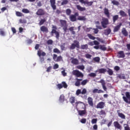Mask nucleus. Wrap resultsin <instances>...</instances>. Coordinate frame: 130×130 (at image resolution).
I'll return each instance as SVG.
<instances>
[{"label": "nucleus", "mask_w": 130, "mask_h": 130, "mask_svg": "<svg viewBox=\"0 0 130 130\" xmlns=\"http://www.w3.org/2000/svg\"><path fill=\"white\" fill-rule=\"evenodd\" d=\"M52 29L51 31V36L52 37L53 35H55V38L56 39H59V32L56 31L57 30V27L55 25H52Z\"/></svg>", "instance_id": "obj_1"}, {"label": "nucleus", "mask_w": 130, "mask_h": 130, "mask_svg": "<svg viewBox=\"0 0 130 130\" xmlns=\"http://www.w3.org/2000/svg\"><path fill=\"white\" fill-rule=\"evenodd\" d=\"M59 22L60 26L62 28L64 33H67V31L68 30V24L67 23L66 20L60 19Z\"/></svg>", "instance_id": "obj_2"}, {"label": "nucleus", "mask_w": 130, "mask_h": 130, "mask_svg": "<svg viewBox=\"0 0 130 130\" xmlns=\"http://www.w3.org/2000/svg\"><path fill=\"white\" fill-rule=\"evenodd\" d=\"M76 47H77V48H80V42L77 40H74V43L71 44L70 49L74 50Z\"/></svg>", "instance_id": "obj_3"}, {"label": "nucleus", "mask_w": 130, "mask_h": 130, "mask_svg": "<svg viewBox=\"0 0 130 130\" xmlns=\"http://www.w3.org/2000/svg\"><path fill=\"white\" fill-rule=\"evenodd\" d=\"M101 24L103 27L104 28H106L107 27V25L109 24V21L108 20V19L106 18H103Z\"/></svg>", "instance_id": "obj_4"}, {"label": "nucleus", "mask_w": 130, "mask_h": 130, "mask_svg": "<svg viewBox=\"0 0 130 130\" xmlns=\"http://www.w3.org/2000/svg\"><path fill=\"white\" fill-rule=\"evenodd\" d=\"M72 74L74 76H76L77 78H83L84 75L81 72H79L78 70H74L72 72Z\"/></svg>", "instance_id": "obj_5"}, {"label": "nucleus", "mask_w": 130, "mask_h": 130, "mask_svg": "<svg viewBox=\"0 0 130 130\" xmlns=\"http://www.w3.org/2000/svg\"><path fill=\"white\" fill-rule=\"evenodd\" d=\"M76 107H79L80 109H86V105L85 103L82 102H77L76 103Z\"/></svg>", "instance_id": "obj_6"}, {"label": "nucleus", "mask_w": 130, "mask_h": 130, "mask_svg": "<svg viewBox=\"0 0 130 130\" xmlns=\"http://www.w3.org/2000/svg\"><path fill=\"white\" fill-rule=\"evenodd\" d=\"M79 16V13L76 12L74 15L72 14L69 17V19L71 22H76L77 21V17Z\"/></svg>", "instance_id": "obj_7"}, {"label": "nucleus", "mask_w": 130, "mask_h": 130, "mask_svg": "<svg viewBox=\"0 0 130 130\" xmlns=\"http://www.w3.org/2000/svg\"><path fill=\"white\" fill-rule=\"evenodd\" d=\"M57 87L59 90H60V89H62V88L67 89V88H68V84H67V83H66V82L62 81L61 83L58 84L57 85Z\"/></svg>", "instance_id": "obj_8"}, {"label": "nucleus", "mask_w": 130, "mask_h": 130, "mask_svg": "<svg viewBox=\"0 0 130 130\" xmlns=\"http://www.w3.org/2000/svg\"><path fill=\"white\" fill-rule=\"evenodd\" d=\"M38 55L40 57L41 61H44V57H41V55L42 56H45V55H46V53L45 52H42L41 50H39L38 51Z\"/></svg>", "instance_id": "obj_9"}, {"label": "nucleus", "mask_w": 130, "mask_h": 130, "mask_svg": "<svg viewBox=\"0 0 130 130\" xmlns=\"http://www.w3.org/2000/svg\"><path fill=\"white\" fill-rule=\"evenodd\" d=\"M53 59L55 61L58 62V61H61V60H62V57L60 55L57 56L56 54H54L53 55Z\"/></svg>", "instance_id": "obj_10"}, {"label": "nucleus", "mask_w": 130, "mask_h": 130, "mask_svg": "<svg viewBox=\"0 0 130 130\" xmlns=\"http://www.w3.org/2000/svg\"><path fill=\"white\" fill-rule=\"evenodd\" d=\"M105 102H99L96 106V108H97V109H103V108H104V107H105Z\"/></svg>", "instance_id": "obj_11"}, {"label": "nucleus", "mask_w": 130, "mask_h": 130, "mask_svg": "<svg viewBox=\"0 0 130 130\" xmlns=\"http://www.w3.org/2000/svg\"><path fill=\"white\" fill-rule=\"evenodd\" d=\"M56 0H50V6L53 11L56 10Z\"/></svg>", "instance_id": "obj_12"}, {"label": "nucleus", "mask_w": 130, "mask_h": 130, "mask_svg": "<svg viewBox=\"0 0 130 130\" xmlns=\"http://www.w3.org/2000/svg\"><path fill=\"white\" fill-rule=\"evenodd\" d=\"M36 15L37 16H44L45 15V11L42 9H39L36 12Z\"/></svg>", "instance_id": "obj_13"}, {"label": "nucleus", "mask_w": 130, "mask_h": 130, "mask_svg": "<svg viewBox=\"0 0 130 130\" xmlns=\"http://www.w3.org/2000/svg\"><path fill=\"white\" fill-rule=\"evenodd\" d=\"M99 83H100L102 84L104 91H107V87H106V85H105L106 83L104 80L101 79L100 81H99Z\"/></svg>", "instance_id": "obj_14"}, {"label": "nucleus", "mask_w": 130, "mask_h": 130, "mask_svg": "<svg viewBox=\"0 0 130 130\" xmlns=\"http://www.w3.org/2000/svg\"><path fill=\"white\" fill-rule=\"evenodd\" d=\"M117 57L118 58H124L125 57V54L123 51H119L117 53Z\"/></svg>", "instance_id": "obj_15"}, {"label": "nucleus", "mask_w": 130, "mask_h": 130, "mask_svg": "<svg viewBox=\"0 0 130 130\" xmlns=\"http://www.w3.org/2000/svg\"><path fill=\"white\" fill-rule=\"evenodd\" d=\"M84 110H79L78 111V114L80 116H84V115L87 114V110L86 109H84Z\"/></svg>", "instance_id": "obj_16"}, {"label": "nucleus", "mask_w": 130, "mask_h": 130, "mask_svg": "<svg viewBox=\"0 0 130 130\" xmlns=\"http://www.w3.org/2000/svg\"><path fill=\"white\" fill-rule=\"evenodd\" d=\"M40 30L42 32H43V33H48V28L44 25L40 27Z\"/></svg>", "instance_id": "obj_17"}, {"label": "nucleus", "mask_w": 130, "mask_h": 130, "mask_svg": "<svg viewBox=\"0 0 130 130\" xmlns=\"http://www.w3.org/2000/svg\"><path fill=\"white\" fill-rule=\"evenodd\" d=\"M87 102L90 106L93 107L94 106V103H93V99L89 96L87 99Z\"/></svg>", "instance_id": "obj_18"}, {"label": "nucleus", "mask_w": 130, "mask_h": 130, "mask_svg": "<svg viewBox=\"0 0 130 130\" xmlns=\"http://www.w3.org/2000/svg\"><path fill=\"white\" fill-rule=\"evenodd\" d=\"M114 126L116 128H117L118 129L121 130L122 127L120 124L118 123L117 121H114Z\"/></svg>", "instance_id": "obj_19"}, {"label": "nucleus", "mask_w": 130, "mask_h": 130, "mask_svg": "<svg viewBox=\"0 0 130 130\" xmlns=\"http://www.w3.org/2000/svg\"><path fill=\"white\" fill-rule=\"evenodd\" d=\"M83 81V79H79V78H76V81L75 83V85L76 87H80L81 86V82Z\"/></svg>", "instance_id": "obj_20"}, {"label": "nucleus", "mask_w": 130, "mask_h": 130, "mask_svg": "<svg viewBox=\"0 0 130 130\" xmlns=\"http://www.w3.org/2000/svg\"><path fill=\"white\" fill-rule=\"evenodd\" d=\"M104 14L106 15L107 18H110V13H109V10L107 8H105L104 9Z\"/></svg>", "instance_id": "obj_21"}, {"label": "nucleus", "mask_w": 130, "mask_h": 130, "mask_svg": "<svg viewBox=\"0 0 130 130\" xmlns=\"http://www.w3.org/2000/svg\"><path fill=\"white\" fill-rule=\"evenodd\" d=\"M119 111V110L117 111L118 116L120 117V118H122V119H125V115L122 113H120Z\"/></svg>", "instance_id": "obj_22"}, {"label": "nucleus", "mask_w": 130, "mask_h": 130, "mask_svg": "<svg viewBox=\"0 0 130 130\" xmlns=\"http://www.w3.org/2000/svg\"><path fill=\"white\" fill-rule=\"evenodd\" d=\"M77 20L78 21H86L87 18H86V16H79L77 17Z\"/></svg>", "instance_id": "obj_23"}, {"label": "nucleus", "mask_w": 130, "mask_h": 130, "mask_svg": "<svg viewBox=\"0 0 130 130\" xmlns=\"http://www.w3.org/2000/svg\"><path fill=\"white\" fill-rule=\"evenodd\" d=\"M96 72H98L99 74H105V73L107 72V70L106 69L102 68V69H99Z\"/></svg>", "instance_id": "obj_24"}, {"label": "nucleus", "mask_w": 130, "mask_h": 130, "mask_svg": "<svg viewBox=\"0 0 130 130\" xmlns=\"http://www.w3.org/2000/svg\"><path fill=\"white\" fill-rule=\"evenodd\" d=\"M76 8L78 11H80V12H84L86 10V8L85 7H82L80 5H77Z\"/></svg>", "instance_id": "obj_25"}, {"label": "nucleus", "mask_w": 130, "mask_h": 130, "mask_svg": "<svg viewBox=\"0 0 130 130\" xmlns=\"http://www.w3.org/2000/svg\"><path fill=\"white\" fill-rule=\"evenodd\" d=\"M92 93H94V94L96 93H98L99 94H100V93H104V91L101 89L99 90L98 89L96 88L92 90Z\"/></svg>", "instance_id": "obj_26"}, {"label": "nucleus", "mask_w": 130, "mask_h": 130, "mask_svg": "<svg viewBox=\"0 0 130 130\" xmlns=\"http://www.w3.org/2000/svg\"><path fill=\"white\" fill-rule=\"evenodd\" d=\"M121 25H122V23H120L119 25L116 26L114 28V32H117L119 29H120V27H121Z\"/></svg>", "instance_id": "obj_27"}, {"label": "nucleus", "mask_w": 130, "mask_h": 130, "mask_svg": "<svg viewBox=\"0 0 130 130\" xmlns=\"http://www.w3.org/2000/svg\"><path fill=\"white\" fill-rule=\"evenodd\" d=\"M93 3H94L93 2H88V0H85L84 1V5H87V6H88V7H91V6H92V5H93Z\"/></svg>", "instance_id": "obj_28"}, {"label": "nucleus", "mask_w": 130, "mask_h": 130, "mask_svg": "<svg viewBox=\"0 0 130 130\" xmlns=\"http://www.w3.org/2000/svg\"><path fill=\"white\" fill-rule=\"evenodd\" d=\"M71 62L73 64H75V65L79 64V60L77 58H73L72 59Z\"/></svg>", "instance_id": "obj_29"}, {"label": "nucleus", "mask_w": 130, "mask_h": 130, "mask_svg": "<svg viewBox=\"0 0 130 130\" xmlns=\"http://www.w3.org/2000/svg\"><path fill=\"white\" fill-rule=\"evenodd\" d=\"M69 30L72 35H76V31H75L74 30H75V27L72 26L69 28Z\"/></svg>", "instance_id": "obj_30"}, {"label": "nucleus", "mask_w": 130, "mask_h": 130, "mask_svg": "<svg viewBox=\"0 0 130 130\" xmlns=\"http://www.w3.org/2000/svg\"><path fill=\"white\" fill-rule=\"evenodd\" d=\"M119 18V17L118 16V15H114L113 16V23H115L117 20Z\"/></svg>", "instance_id": "obj_31"}, {"label": "nucleus", "mask_w": 130, "mask_h": 130, "mask_svg": "<svg viewBox=\"0 0 130 130\" xmlns=\"http://www.w3.org/2000/svg\"><path fill=\"white\" fill-rule=\"evenodd\" d=\"M122 34L125 37H127V36L128 35V33H127V31H126V29H125V28H123V29L122 30Z\"/></svg>", "instance_id": "obj_32"}, {"label": "nucleus", "mask_w": 130, "mask_h": 130, "mask_svg": "<svg viewBox=\"0 0 130 130\" xmlns=\"http://www.w3.org/2000/svg\"><path fill=\"white\" fill-rule=\"evenodd\" d=\"M119 14L120 16H121V17H126V16H127L126 13H125V12H124L123 10L120 11Z\"/></svg>", "instance_id": "obj_33"}, {"label": "nucleus", "mask_w": 130, "mask_h": 130, "mask_svg": "<svg viewBox=\"0 0 130 130\" xmlns=\"http://www.w3.org/2000/svg\"><path fill=\"white\" fill-rule=\"evenodd\" d=\"M45 22H46V19L44 18V19H41V20L40 21L39 23V25L40 26H41L42 25H43L44 24V23H45Z\"/></svg>", "instance_id": "obj_34"}, {"label": "nucleus", "mask_w": 130, "mask_h": 130, "mask_svg": "<svg viewBox=\"0 0 130 130\" xmlns=\"http://www.w3.org/2000/svg\"><path fill=\"white\" fill-rule=\"evenodd\" d=\"M111 33V29L110 28L105 30V35H109Z\"/></svg>", "instance_id": "obj_35"}, {"label": "nucleus", "mask_w": 130, "mask_h": 130, "mask_svg": "<svg viewBox=\"0 0 130 130\" xmlns=\"http://www.w3.org/2000/svg\"><path fill=\"white\" fill-rule=\"evenodd\" d=\"M15 14L17 17H24V14L19 11H16Z\"/></svg>", "instance_id": "obj_36"}, {"label": "nucleus", "mask_w": 130, "mask_h": 130, "mask_svg": "<svg viewBox=\"0 0 130 130\" xmlns=\"http://www.w3.org/2000/svg\"><path fill=\"white\" fill-rule=\"evenodd\" d=\"M76 100V98L75 96H71L70 98V102L72 104H73V103H75V101Z\"/></svg>", "instance_id": "obj_37"}, {"label": "nucleus", "mask_w": 130, "mask_h": 130, "mask_svg": "<svg viewBox=\"0 0 130 130\" xmlns=\"http://www.w3.org/2000/svg\"><path fill=\"white\" fill-rule=\"evenodd\" d=\"M108 70L107 71L108 74L109 75V76H112V75H113V71H112V70L109 68H108Z\"/></svg>", "instance_id": "obj_38"}, {"label": "nucleus", "mask_w": 130, "mask_h": 130, "mask_svg": "<svg viewBox=\"0 0 130 130\" xmlns=\"http://www.w3.org/2000/svg\"><path fill=\"white\" fill-rule=\"evenodd\" d=\"M87 36L88 37L89 39H91V40H95V39H96V38H95V37L92 36V35L90 34H87Z\"/></svg>", "instance_id": "obj_39"}, {"label": "nucleus", "mask_w": 130, "mask_h": 130, "mask_svg": "<svg viewBox=\"0 0 130 130\" xmlns=\"http://www.w3.org/2000/svg\"><path fill=\"white\" fill-rule=\"evenodd\" d=\"M124 130H130L129 126L128 124H123Z\"/></svg>", "instance_id": "obj_40"}, {"label": "nucleus", "mask_w": 130, "mask_h": 130, "mask_svg": "<svg viewBox=\"0 0 130 130\" xmlns=\"http://www.w3.org/2000/svg\"><path fill=\"white\" fill-rule=\"evenodd\" d=\"M88 82H89V81L87 79H85L84 80H83L81 82V85H82L83 86H85V85H86V84H87V83H88Z\"/></svg>", "instance_id": "obj_41"}, {"label": "nucleus", "mask_w": 130, "mask_h": 130, "mask_svg": "<svg viewBox=\"0 0 130 130\" xmlns=\"http://www.w3.org/2000/svg\"><path fill=\"white\" fill-rule=\"evenodd\" d=\"M22 12L24 14H29V13H30V11H29V10H28L27 9H23L22 10Z\"/></svg>", "instance_id": "obj_42"}, {"label": "nucleus", "mask_w": 130, "mask_h": 130, "mask_svg": "<svg viewBox=\"0 0 130 130\" xmlns=\"http://www.w3.org/2000/svg\"><path fill=\"white\" fill-rule=\"evenodd\" d=\"M81 49H88V44L82 45L81 46Z\"/></svg>", "instance_id": "obj_43"}, {"label": "nucleus", "mask_w": 130, "mask_h": 130, "mask_svg": "<svg viewBox=\"0 0 130 130\" xmlns=\"http://www.w3.org/2000/svg\"><path fill=\"white\" fill-rule=\"evenodd\" d=\"M94 61L95 62H100V57H95L93 58Z\"/></svg>", "instance_id": "obj_44"}, {"label": "nucleus", "mask_w": 130, "mask_h": 130, "mask_svg": "<svg viewBox=\"0 0 130 130\" xmlns=\"http://www.w3.org/2000/svg\"><path fill=\"white\" fill-rule=\"evenodd\" d=\"M100 115H106V112H105V111L104 110H101L100 111L99 113Z\"/></svg>", "instance_id": "obj_45"}, {"label": "nucleus", "mask_w": 130, "mask_h": 130, "mask_svg": "<svg viewBox=\"0 0 130 130\" xmlns=\"http://www.w3.org/2000/svg\"><path fill=\"white\" fill-rule=\"evenodd\" d=\"M53 52L54 53H57L58 54H59V53H60V51L57 48H54L53 49Z\"/></svg>", "instance_id": "obj_46"}, {"label": "nucleus", "mask_w": 130, "mask_h": 130, "mask_svg": "<svg viewBox=\"0 0 130 130\" xmlns=\"http://www.w3.org/2000/svg\"><path fill=\"white\" fill-rule=\"evenodd\" d=\"M112 4L115 6H118L119 5V2H118V1L113 0L112 1Z\"/></svg>", "instance_id": "obj_47"}, {"label": "nucleus", "mask_w": 130, "mask_h": 130, "mask_svg": "<svg viewBox=\"0 0 130 130\" xmlns=\"http://www.w3.org/2000/svg\"><path fill=\"white\" fill-rule=\"evenodd\" d=\"M59 100L61 102L62 101H64V95L63 94H61V95H60Z\"/></svg>", "instance_id": "obj_48"}, {"label": "nucleus", "mask_w": 130, "mask_h": 130, "mask_svg": "<svg viewBox=\"0 0 130 130\" xmlns=\"http://www.w3.org/2000/svg\"><path fill=\"white\" fill-rule=\"evenodd\" d=\"M77 69H78V70H81V71H83V70H85V66H84V65L78 66H77Z\"/></svg>", "instance_id": "obj_49"}, {"label": "nucleus", "mask_w": 130, "mask_h": 130, "mask_svg": "<svg viewBox=\"0 0 130 130\" xmlns=\"http://www.w3.org/2000/svg\"><path fill=\"white\" fill-rule=\"evenodd\" d=\"M66 14L68 16H70L71 14H72V10L70 9H68L66 10Z\"/></svg>", "instance_id": "obj_50"}, {"label": "nucleus", "mask_w": 130, "mask_h": 130, "mask_svg": "<svg viewBox=\"0 0 130 130\" xmlns=\"http://www.w3.org/2000/svg\"><path fill=\"white\" fill-rule=\"evenodd\" d=\"M89 77H91L92 78H95L97 76L96 73H91L88 74Z\"/></svg>", "instance_id": "obj_51"}, {"label": "nucleus", "mask_w": 130, "mask_h": 130, "mask_svg": "<svg viewBox=\"0 0 130 130\" xmlns=\"http://www.w3.org/2000/svg\"><path fill=\"white\" fill-rule=\"evenodd\" d=\"M100 48L101 49V50H104V51H105V50H106L107 49L105 45H101Z\"/></svg>", "instance_id": "obj_52"}, {"label": "nucleus", "mask_w": 130, "mask_h": 130, "mask_svg": "<svg viewBox=\"0 0 130 130\" xmlns=\"http://www.w3.org/2000/svg\"><path fill=\"white\" fill-rule=\"evenodd\" d=\"M69 3V1L68 0H63L61 3V6H64V5H68V3Z\"/></svg>", "instance_id": "obj_53"}, {"label": "nucleus", "mask_w": 130, "mask_h": 130, "mask_svg": "<svg viewBox=\"0 0 130 130\" xmlns=\"http://www.w3.org/2000/svg\"><path fill=\"white\" fill-rule=\"evenodd\" d=\"M119 79H122L123 80H125V76H124V74H121L119 75Z\"/></svg>", "instance_id": "obj_54"}, {"label": "nucleus", "mask_w": 130, "mask_h": 130, "mask_svg": "<svg viewBox=\"0 0 130 130\" xmlns=\"http://www.w3.org/2000/svg\"><path fill=\"white\" fill-rule=\"evenodd\" d=\"M19 22L21 24H26V23H27V21L25 19H19Z\"/></svg>", "instance_id": "obj_55"}, {"label": "nucleus", "mask_w": 130, "mask_h": 130, "mask_svg": "<svg viewBox=\"0 0 130 130\" xmlns=\"http://www.w3.org/2000/svg\"><path fill=\"white\" fill-rule=\"evenodd\" d=\"M98 119L97 118H93L91 120V123L92 124H94L95 123H97Z\"/></svg>", "instance_id": "obj_56"}, {"label": "nucleus", "mask_w": 130, "mask_h": 130, "mask_svg": "<svg viewBox=\"0 0 130 130\" xmlns=\"http://www.w3.org/2000/svg\"><path fill=\"white\" fill-rule=\"evenodd\" d=\"M0 35H1L2 36H5V35H6L5 34V31L2 28L0 29Z\"/></svg>", "instance_id": "obj_57"}, {"label": "nucleus", "mask_w": 130, "mask_h": 130, "mask_svg": "<svg viewBox=\"0 0 130 130\" xmlns=\"http://www.w3.org/2000/svg\"><path fill=\"white\" fill-rule=\"evenodd\" d=\"M80 94H82V91H81V89H77V91H76V94L77 96H79V95Z\"/></svg>", "instance_id": "obj_58"}, {"label": "nucleus", "mask_w": 130, "mask_h": 130, "mask_svg": "<svg viewBox=\"0 0 130 130\" xmlns=\"http://www.w3.org/2000/svg\"><path fill=\"white\" fill-rule=\"evenodd\" d=\"M87 93V89L86 88H83L82 91H81L82 95H85Z\"/></svg>", "instance_id": "obj_59"}, {"label": "nucleus", "mask_w": 130, "mask_h": 130, "mask_svg": "<svg viewBox=\"0 0 130 130\" xmlns=\"http://www.w3.org/2000/svg\"><path fill=\"white\" fill-rule=\"evenodd\" d=\"M86 121L87 119L86 118H82L81 119L80 122H81V123H86Z\"/></svg>", "instance_id": "obj_60"}, {"label": "nucleus", "mask_w": 130, "mask_h": 130, "mask_svg": "<svg viewBox=\"0 0 130 130\" xmlns=\"http://www.w3.org/2000/svg\"><path fill=\"white\" fill-rule=\"evenodd\" d=\"M125 95H126V98H127V99H130V93H129V92H126Z\"/></svg>", "instance_id": "obj_61"}, {"label": "nucleus", "mask_w": 130, "mask_h": 130, "mask_svg": "<svg viewBox=\"0 0 130 130\" xmlns=\"http://www.w3.org/2000/svg\"><path fill=\"white\" fill-rule=\"evenodd\" d=\"M122 99H123L124 101L126 102V103H128V100H127V98L125 96H123Z\"/></svg>", "instance_id": "obj_62"}, {"label": "nucleus", "mask_w": 130, "mask_h": 130, "mask_svg": "<svg viewBox=\"0 0 130 130\" xmlns=\"http://www.w3.org/2000/svg\"><path fill=\"white\" fill-rule=\"evenodd\" d=\"M93 30H94L93 32L94 34H98V32H99V30H98V28H93Z\"/></svg>", "instance_id": "obj_63"}, {"label": "nucleus", "mask_w": 130, "mask_h": 130, "mask_svg": "<svg viewBox=\"0 0 130 130\" xmlns=\"http://www.w3.org/2000/svg\"><path fill=\"white\" fill-rule=\"evenodd\" d=\"M85 57L86 58H91V57H92V55L89 54H85Z\"/></svg>", "instance_id": "obj_64"}]
</instances>
